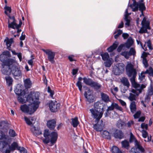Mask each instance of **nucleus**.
Segmentation results:
<instances>
[{"label":"nucleus","instance_id":"603ef678","mask_svg":"<svg viewBox=\"0 0 153 153\" xmlns=\"http://www.w3.org/2000/svg\"><path fill=\"white\" fill-rule=\"evenodd\" d=\"M147 28H145L144 27H143L142 26V27L140 28V30H139V32L140 33H148Z\"/></svg>","mask_w":153,"mask_h":153},{"label":"nucleus","instance_id":"72a5a7b5","mask_svg":"<svg viewBox=\"0 0 153 153\" xmlns=\"http://www.w3.org/2000/svg\"><path fill=\"white\" fill-rule=\"evenodd\" d=\"M10 150L12 151L15 150L16 149L18 150V147H20L19 146L18 143L16 142H13V143L10 146V145L8 146Z\"/></svg>","mask_w":153,"mask_h":153},{"label":"nucleus","instance_id":"39448f33","mask_svg":"<svg viewBox=\"0 0 153 153\" xmlns=\"http://www.w3.org/2000/svg\"><path fill=\"white\" fill-rule=\"evenodd\" d=\"M39 93L37 92L32 96V94H30L27 97V100L31 103L33 104L35 106H37L38 108L39 107Z\"/></svg>","mask_w":153,"mask_h":153},{"label":"nucleus","instance_id":"4be33fe9","mask_svg":"<svg viewBox=\"0 0 153 153\" xmlns=\"http://www.w3.org/2000/svg\"><path fill=\"white\" fill-rule=\"evenodd\" d=\"M101 100L105 103H108L110 101L109 96L107 94L102 92L100 93Z\"/></svg>","mask_w":153,"mask_h":153},{"label":"nucleus","instance_id":"2f4dec72","mask_svg":"<svg viewBox=\"0 0 153 153\" xmlns=\"http://www.w3.org/2000/svg\"><path fill=\"white\" fill-rule=\"evenodd\" d=\"M24 85L26 88H30L32 85V82L29 78L26 79L24 81Z\"/></svg>","mask_w":153,"mask_h":153},{"label":"nucleus","instance_id":"b1692460","mask_svg":"<svg viewBox=\"0 0 153 153\" xmlns=\"http://www.w3.org/2000/svg\"><path fill=\"white\" fill-rule=\"evenodd\" d=\"M142 26L145 28H146L149 30H150L151 28L149 26L150 22L146 20L145 17H144L141 22Z\"/></svg>","mask_w":153,"mask_h":153},{"label":"nucleus","instance_id":"f257e3e1","mask_svg":"<svg viewBox=\"0 0 153 153\" xmlns=\"http://www.w3.org/2000/svg\"><path fill=\"white\" fill-rule=\"evenodd\" d=\"M43 136L45 138L43 140V143L47 144L50 142L52 146L56 142L58 134L57 132L53 131L50 133L48 129H45L44 131Z\"/></svg>","mask_w":153,"mask_h":153},{"label":"nucleus","instance_id":"20e7f679","mask_svg":"<svg viewBox=\"0 0 153 153\" xmlns=\"http://www.w3.org/2000/svg\"><path fill=\"white\" fill-rule=\"evenodd\" d=\"M133 4L130 5V7L132 8V11L134 12L137 11L139 8V10L143 14V11L146 9L144 4L140 2L139 3H137L135 0H133Z\"/></svg>","mask_w":153,"mask_h":153},{"label":"nucleus","instance_id":"473e14b6","mask_svg":"<svg viewBox=\"0 0 153 153\" xmlns=\"http://www.w3.org/2000/svg\"><path fill=\"white\" fill-rule=\"evenodd\" d=\"M30 129L34 134L36 135H39L42 134L41 131L39 129L36 130V128L33 126H31Z\"/></svg>","mask_w":153,"mask_h":153},{"label":"nucleus","instance_id":"423d86ee","mask_svg":"<svg viewBox=\"0 0 153 153\" xmlns=\"http://www.w3.org/2000/svg\"><path fill=\"white\" fill-rule=\"evenodd\" d=\"M10 65H12L11 68V71L12 74L14 76H19L22 75V73L20 68L17 65V63L15 60Z\"/></svg>","mask_w":153,"mask_h":153},{"label":"nucleus","instance_id":"a211bd4d","mask_svg":"<svg viewBox=\"0 0 153 153\" xmlns=\"http://www.w3.org/2000/svg\"><path fill=\"white\" fill-rule=\"evenodd\" d=\"M149 54V53L143 52L141 56V57L143 59V63L145 68H147L149 66V64L146 58L148 55Z\"/></svg>","mask_w":153,"mask_h":153},{"label":"nucleus","instance_id":"bb28decb","mask_svg":"<svg viewBox=\"0 0 153 153\" xmlns=\"http://www.w3.org/2000/svg\"><path fill=\"white\" fill-rule=\"evenodd\" d=\"M146 87V85L143 84H142L141 86L140 85L139 89H137L138 92L137 91L134 89H132L131 90V92L134 94H136L137 96H138L140 93H141L142 90L143 88H145Z\"/></svg>","mask_w":153,"mask_h":153},{"label":"nucleus","instance_id":"79ce46f5","mask_svg":"<svg viewBox=\"0 0 153 153\" xmlns=\"http://www.w3.org/2000/svg\"><path fill=\"white\" fill-rule=\"evenodd\" d=\"M9 134L10 137H14L17 135L15 130L12 129H9Z\"/></svg>","mask_w":153,"mask_h":153},{"label":"nucleus","instance_id":"c756f323","mask_svg":"<svg viewBox=\"0 0 153 153\" xmlns=\"http://www.w3.org/2000/svg\"><path fill=\"white\" fill-rule=\"evenodd\" d=\"M102 137L106 139L110 140L111 137L109 132L106 130H104L101 133Z\"/></svg>","mask_w":153,"mask_h":153},{"label":"nucleus","instance_id":"5fc2aeb1","mask_svg":"<svg viewBox=\"0 0 153 153\" xmlns=\"http://www.w3.org/2000/svg\"><path fill=\"white\" fill-rule=\"evenodd\" d=\"M26 123L28 125L32 126L33 125L32 122L30 121V119L26 117H24Z\"/></svg>","mask_w":153,"mask_h":153},{"label":"nucleus","instance_id":"774afa93","mask_svg":"<svg viewBox=\"0 0 153 153\" xmlns=\"http://www.w3.org/2000/svg\"><path fill=\"white\" fill-rule=\"evenodd\" d=\"M136 140H137L133 134L132 133H131L130 134V141L131 142L134 141V144H135Z\"/></svg>","mask_w":153,"mask_h":153},{"label":"nucleus","instance_id":"bf43d9fd","mask_svg":"<svg viewBox=\"0 0 153 153\" xmlns=\"http://www.w3.org/2000/svg\"><path fill=\"white\" fill-rule=\"evenodd\" d=\"M125 20L126 22L125 25L127 26H130V20L128 19V17H127V15H126V16L125 17Z\"/></svg>","mask_w":153,"mask_h":153},{"label":"nucleus","instance_id":"a878e982","mask_svg":"<svg viewBox=\"0 0 153 153\" xmlns=\"http://www.w3.org/2000/svg\"><path fill=\"white\" fill-rule=\"evenodd\" d=\"M4 42L6 43L7 48L10 50L12 44L14 42L13 38H11L9 39L7 37L5 39Z\"/></svg>","mask_w":153,"mask_h":153},{"label":"nucleus","instance_id":"6e6d98bb","mask_svg":"<svg viewBox=\"0 0 153 153\" xmlns=\"http://www.w3.org/2000/svg\"><path fill=\"white\" fill-rule=\"evenodd\" d=\"M147 94L149 96L153 95V88L152 86H151L148 90Z\"/></svg>","mask_w":153,"mask_h":153},{"label":"nucleus","instance_id":"2eb2a0df","mask_svg":"<svg viewBox=\"0 0 153 153\" xmlns=\"http://www.w3.org/2000/svg\"><path fill=\"white\" fill-rule=\"evenodd\" d=\"M87 91H85L84 94L85 97L87 99V101L89 102H94V99L92 94H89L90 92L89 88L87 87Z\"/></svg>","mask_w":153,"mask_h":153},{"label":"nucleus","instance_id":"9b49d317","mask_svg":"<svg viewBox=\"0 0 153 153\" xmlns=\"http://www.w3.org/2000/svg\"><path fill=\"white\" fill-rule=\"evenodd\" d=\"M0 60L2 62V65H7L9 66L15 60L12 59H8L7 56L2 54L0 56Z\"/></svg>","mask_w":153,"mask_h":153},{"label":"nucleus","instance_id":"09e8293b","mask_svg":"<svg viewBox=\"0 0 153 153\" xmlns=\"http://www.w3.org/2000/svg\"><path fill=\"white\" fill-rule=\"evenodd\" d=\"M9 137L8 136H6L3 131H0V140L4 139H7V137Z\"/></svg>","mask_w":153,"mask_h":153},{"label":"nucleus","instance_id":"1a4fd4ad","mask_svg":"<svg viewBox=\"0 0 153 153\" xmlns=\"http://www.w3.org/2000/svg\"><path fill=\"white\" fill-rule=\"evenodd\" d=\"M126 69V74L129 77H131L133 75H136L137 74L136 70L134 68L133 65L131 63L127 65Z\"/></svg>","mask_w":153,"mask_h":153},{"label":"nucleus","instance_id":"e433bc0d","mask_svg":"<svg viewBox=\"0 0 153 153\" xmlns=\"http://www.w3.org/2000/svg\"><path fill=\"white\" fill-rule=\"evenodd\" d=\"M10 20H8V27L12 28L13 29L16 28L17 24L16 23V21H12L11 23L10 22Z\"/></svg>","mask_w":153,"mask_h":153},{"label":"nucleus","instance_id":"864d4df0","mask_svg":"<svg viewBox=\"0 0 153 153\" xmlns=\"http://www.w3.org/2000/svg\"><path fill=\"white\" fill-rule=\"evenodd\" d=\"M124 124V123L123 122L121 121V120H119L117 122V125L119 128H121Z\"/></svg>","mask_w":153,"mask_h":153},{"label":"nucleus","instance_id":"3c124183","mask_svg":"<svg viewBox=\"0 0 153 153\" xmlns=\"http://www.w3.org/2000/svg\"><path fill=\"white\" fill-rule=\"evenodd\" d=\"M128 53V51H124L122 52L120 54L121 55L124 56L125 58L128 59L129 57V55Z\"/></svg>","mask_w":153,"mask_h":153},{"label":"nucleus","instance_id":"de8ad7c7","mask_svg":"<svg viewBox=\"0 0 153 153\" xmlns=\"http://www.w3.org/2000/svg\"><path fill=\"white\" fill-rule=\"evenodd\" d=\"M145 74H148L151 76H153V69L152 67H150L149 69L145 71Z\"/></svg>","mask_w":153,"mask_h":153},{"label":"nucleus","instance_id":"a18cd8bd","mask_svg":"<svg viewBox=\"0 0 153 153\" xmlns=\"http://www.w3.org/2000/svg\"><path fill=\"white\" fill-rule=\"evenodd\" d=\"M4 9L5 10L4 13L7 15L9 14L7 13V12H8L9 13H10L11 12V8L10 7L7 6V4H5Z\"/></svg>","mask_w":153,"mask_h":153},{"label":"nucleus","instance_id":"a19ab883","mask_svg":"<svg viewBox=\"0 0 153 153\" xmlns=\"http://www.w3.org/2000/svg\"><path fill=\"white\" fill-rule=\"evenodd\" d=\"M136 94H133L131 93L129 94V95L128 97V99L130 101L132 102L134 101V100H136Z\"/></svg>","mask_w":153,"mask_h":153},{"label":"nucleus","instance_id":"c9c22d12","mask_svg":"<svg viewBox=\"0 0 153 153\" xmlns=\"http://www.w3.org/2000/svg\"><path fill=\"white\" fill-rule=\"evenodd\" d=\"M71 120H72L71 124L74 127H76L79 123L78 117H76L74 118H72Z\"/></svg>","mask_w":153,"mask_h":153},{"label":"nucleus","instance_id":"f3484780","mask_svg":"<svg viewBox=\"0 0 153 153\" xmlns=\"http://www.w3.org/2000/svg\"><path fill=\"white\" fill-rule=\"evenodd\" d=\"M115 109L117 110L122 111L123 110L122 108L120 106H119L118 105L115 103L113 102L111 104L110 106H109L108 108V110L112 111Z\"/></svg>","mask_w":153,"mask_h":153},{"label":"nucleus","instance_id":"69168bd1","mask_svg":"<svg viewBox=\"0 0 153 153\" xmlns=\"http://www.w3.org/2000/svg\"><path fill=\"white\" fill-rule=\"evenodd\" d=\"M18 148V150H19L21 153H27L26 150L24 147H21L20 146V147H19Z\"/></svg>","mask_w":153,"mask_h":153},{"label":"nucleus","instance_id":"dca6fc26","mask_svg":"<svg viewBox=\"0 0 153 153\" xmlns=\"http://www.w3.org/2000/svg\"><path fill=\"white\" fill-rule=\"evenodd\" d=\"M113 135L116 139H121L124 137V134L120 130L116 129L113 133Z\"/></svg>","mask_w":153,"mask_h":153},{"label":"nucleus","instance_id":"4c0bfd02","mask_svg":"<svg viewBox=\"0 0 153 153\" xmlns=\"http://www.w3.org/2000/svg\"><path fill=\"white\" fill-rule=\"evenodd\" d=\"M121 143L123 147L128 149L129 146V143L128 141L126 140L122 141L121 142Z\"/></svg>","mask_w":153,"mask_h":153},{"label":"nucleus","instance_id":"4d7b16f0","mask_svg":"<svg viewBox=\"0 0 153 153\" xmlns=\"http://www.w3.org/2000/svg\"><path fill=\"white\" fill-rule=\"evenodd\" d=\"M76 86L78 87L79 90L80 91H82V82H77L76 84Z\"/></svg>","mask_w":153,"mask_h":153},{"label":"nucleus","instance_id":"412c9836","mask_svg":"<svg viewBox=\"0 0 153 153\" xmlns=\"http://www.w3.org/2000/svg\"><path fill=\"white\" fill-rule=\"evenodd\" d=\"M101 123L99 124H95L93 126L94 128L97 131H100L102 130L104 126V124L103 123L102 120H101Z\"/></svg>","mask_w":153,"mask_h":153},{"label":"nucleus","instance_id":"393cba45","mask_svg":"<svg viewBox=\"0 0 153 153\" xmlns=\"http://www.w3.org/2000/svg\"><path fill=\"white\" fill-rule=\"evenodd\" d=\"M103 104L100 102H95L93 108L101 111V112H103Z\"/></svg>","mask_w":153,"mask_h":153},{"label":"nucleus","instance_id":"37998d69","mask_svg":"<svg viewBox=\"0 0 153 153\" xmlns=\"http://www.w3.org/2000/svg\"><path fill=\"white\" fill-rule=\"evenodd\" d=\"M105 66L107 67H110L112 64V59L109 58L108 59L106 60L104 63Z\"/></svg>","mask_w":153,"mask_h":153},{"label":"nucleus","instance_id":"052dcab7","mask_svg":"<svg viewBox=\"0 0 153 153\" xmlns=\"http://www.w3.org/2000/svg\"><path fill=\"white\" fill-rule=\"evenodd\" d=\"M130 153H141L135 147L132 148L130 151Z\"/></svg>","mask_w":153,"mask_h":153},{"label":"nucleus","instance_id":"0e129e2a","mask_svg":"<svg viewBox=\"0 0 153 153\" xmlns=\"http://www.w3.org/2000/svg\"><path fill=\"white\" fill-rule=\"evenodd\" d=\"M2 54L7 57H10L11 56L10 52L7 51L3 52Z\"/></svg>","mask_w":153,"mask_h":153},{"label":"nucleus","instance_id":"6ab92c4d","mask_svg":"<svg viewBox=\"0 0 153 153\" xmlns=\"http://www.w3.org/2000/svg\"><path fill=\"white\" fill-rule=\"evenodd\" d=\"M10 145L5 140L0 141V151L2 152H4L5 149L9 146Z\"/></svg>","mask_w":153,"mask_h":153},{"label":"nucleus","instance_id":"6e6552de","mask_svg":"<svg viewBox=\"0 0 153 153\" xmlns=\"http://www.w3.org/2000/svg\"><path fill=\"white\" fill-rule=\"evenodd\" d=\"M124 67V65L123 63L117 64L113 69V72L115 75H119L124 72L125 69Z\"/></svg>","mask_w":153,"mask_h":153},{"label":"nucleus","instance_id":"680f3d73","mask_svg":"<svg viewBox=\"0 0 153 153\" xmlns=\"http://www.w3.org/2000/svg\"><path fill=\"white\" fill-rule=\"evenodd\" d=\"M22 90L21 89L19 90L17 88H16L14 90L15 93L19 96L22 95Z\"/></svg>","mask_w":153,"mask_h":153},{"label":"nucleus","instance_id":"ddd939ff","mask_svg":"<svg viewBox=\"0 0 153 153\" xmlns=\"http://www.w3.org/2000/svg\"><path fill=\"white\" fill-rule=\"evenodd\" d=\"M121 82L125 87L124 88H122L121 91L125 93L129 88L130 84L128 79L126 78L123 77L120 79Z\"/></svg>","mask_w":153,"mask_h":153},{"label":"nucleus","instance_id":"cd10ccee","mask_svg":"<svg viewBox=\"0 0 153 153\" xmlns=\"http://www.w3.org/2000/svg\"><path fill=\"white\" fill-rule=\"evenodd\" d=\"M135 146V148H137L138 151L139 150L141 153L145 152L144 149L141 145L140 142L137 140H136Z\"/></svg>","mask_w":153,"mask_h":153},{"label":"nucleus","instance_id":"c85d7f7f","mask_svg":"<svg viewBox=\"0 0 153 153\" xmlns=\"http://www.w3.org/2000/svg\"><path fill=\"white\" fill-rule=\"evenodd\" d=\"M129 108L131 111L132 113H134L136 111L137 108L136 103L134 101H132L131 102Z\"/></svg>","mask_w":153,"mask_h":153},{"label":"nucleus","instance_id":"e2e57ef3","mask_svg":"<svg viewBox=\"0 0 153 153\" xmlns=\"http://www.w3.org/2000/svg\"><path fill=\"white\" fill-rule=\"evenodd\" d=\"M132 85L134 88L136 89L135 90L137 91H137V89H139L140 87V84L137 83L136 82L133 84H132Z\"/></svg>","mask_w":153,"mask_h":153},{"label":"nucleus","instance_id":"aec40b11","mask_svg":"<svg viewBox=\"0 0 153 153\" xmlns=\"http://www.w3.org/2000/svg\"><path fill=\"white\" fill-rule=\"evenodd\" d=\"M56 125V121L54 119L49 120L47 122V126L51 130H53Z\"/></svg>","mask_w":153,"mask_h":153},{"label":"nucleus","instance_id":"7ed1b4c3","mask_svg":"<svg viewBox=\"0 0 153 153\" xmlns=\"http://www.w3.org/2000/svg\"><path fill=\"white\" fill-rule=\"evenodd\" d=\"M36 107L33 104L31 103L28 105L26 104L21 105L20 109L22 112L31 114L36 111L37 109Z\"/></svg>","mask_w":153,"mask_h":153},{"label":"nucleus","instance_id":"4468645a","mask_svg":"<svg viewBox=\"0 0 153 153\" xmlns=\"http://www.w3.org/2000/svg\"><path fill=\"white\" fill-rule=\"evenodd\" d=\"M2 68L1 69L2 73L6 75H8L10 74L11 68L12 65H10L9 66L7 65H2Z\"/></svg>","mask_w":153,"mask_h":153},{"label":"nucleus","instance_id":"f704fd0d","mask_svg":"<svg viewBox=\"0 0 153 153\" xmlns=\"http://www.w3.org/2000/svg\"><path fill=\"white\" fill-rule=\"evenodd\" d=\"M133 41L131 38H129L125 45L126 47L127 48H129L132 45Z\"/></svg>","mask_w":153,"mask_h":153},{"label":"nucleus","instance_id":"8fccbe9b","mask_svg":"<svg viewBox=\"0 0 153 153\" xmlns=\"http://www.w3.org/2000/svg\"><path fill=\"white\" fill-rule=\"evenodd\" d=\"M128 53L129 56H130L132 55L134 56L136 54V52L134 48H131Z\"/></svg>","mask_w":153,"mask_h":153},{"label":"nucleus","instance_id":"7c9ffc66","mask_svg":"<svg viewBox=\"0 0 153 153\" xmlns=\"http://www.w3.org/2000/svg\"><path fill=\"white\" fill-rule=\"evenodd\" d=\"M118 45V42L115 41L112 45L107 48V51L109 52L112 51L117 48Z\"/></svg>","mask_w":153,"mask_h":153},{"label":"nucleus","instance_id":"49530a36","mask_svg":"<svg viewBox=\"0 0 153 153\" xmlns=\"http://www.w3.org/2000/svg\"><path fill=\"white\" fill-rule=\"evenodd\" d=\"M101 56L102 59L104 61H106L108 59V58L109 57L108 54L107 53L102 54Z\"/></svg>","mask_w":153,"mask_h":153},{"label":"nucleus","instance_id":"f8f14e48","mask_svg":"<svg viewBox=\"0 0 153 153\" xmlns=\"http://www.w3.org/2000/svg\"><path fill=\"white\" fill-rule=\"evenodd\" d=\"M49 107L50 111L52 112L57 111L59 108L60 104L56 101H51L49 103Z\"/></svg>","mask_w":153,"mask_h":153},{"label":"nucleus","instance_id":"338daca9","mask_svg":"<svg viewBox=\"0 0 153 153\" xmlns=\"http://www.w3.org/2000/svg\"><path fill=\"white\" fill-rule=\"evenodd\" d=\"M142 133L143 137L144 138H146L148 135V133L146 131L143 130L142 131Z\"/></svg>","mask_w":153,"mask_h":153},{"label":"nucleus","instance_id":"c03bdc74","mask_svg":"<svg viewBox=\"0 0 153 153\" xmlns=\"http://www.w3.org/2000/svg\"><path fill=\"white\" fill-rule=\"evenodd\" d=\"M123 31L122 30L120 29L117 30L115 31L114 33V34L117 33L116 34L114 35V38L115 39H117L118 37L122 33Z\"/></svg>","mask_w":153,"mask_h":153},{"label":"nucleus","instance_id":"5701e85b","mask_svg":"<svg viewBox=\"0 0 153 153\" xmlns=\"http://www.w3.org/2000/svg\"><path fill=\"white\" fill-rule=\"evenodd\" d=\"M146 44H147V46L148 47L149 49L150 50H152V43L150 40H148L146 42H145V44L143 46V45L142 43L141 42H140V44L143 49L145 51L147 50V47H146Z\"/></svg>","mask_w":153,"mask_h":153},{"label":"nucleus","instance_id":"13d9d810","mask_svg":"<svg viewBox=\"0 0 153 153\" xmlns=\"http://www.w3.org/2000/svg\"><path fill=\"white\" fill-rule=\"evenodd\" d=\"M141 114V111H137L134 114V119L138 118L140 116Z\"/></svg>","mask_w":153,"mask_h":153},{"label":"nucleus","instance_id":"ea45409f","mask_svg":"<svg viewBox=\"0 0 153 153\" xmlns=\"http://www.w3.org/2000/svg\"><path fill=\"white\" fill-rule=\"evenodd\" d=\"M5 79L6 81L7 84L9 85L10 86L12 84L13 79L10 76H6Z\"/></svg>","mask_w":153,"mask_h":153},{"label":"nucleus","instance_id":"9d476101","mask_svg":"<svg viewBox=\"0 0 153 153\" xmlns=\"http://www.w3.org/2000/svg\"><path fill=\"white\" fill-rule=\"evenodd\" d=\"M42 51L48 55V60L52 63L55 62L54 58L55 56V53L53 52L50 49H42Z\"/></svg>","mask_w":153,"mask_h":153},{"label":"nucleus","instance_id":"f03ea898","mask_svg":"<svg viewBox=\"0 0 153 153\" xmlns=\"http://www.w3.org/2000/svg\"><path fill=\"white\" fill-rule=\"evenodd\" d=\"M83 82L86 85L94 88L96 91H99L102 87V85L97 82H95L92 79L86 77L83 78Z\"/></svg>","mask_w":153,"mask_h":153},{"label":"nucleus","instance_id":"0eeeda50","mask_svg":"<svg viewBox=\"0 0 153 153\" xmlns=\"http://www.w3.org/2000/svg\"><path fill=\"white\" fill-rule=\"evenodd\" d=\"M90 111L92 117L96 119L95 122H98L102 117L103 112H101V111L93 108L90 109Z\"/></svg>","mask_w":153,"mask_h":153},{"label":"nucleus","instance_id":"58836bf2","mask_svg":"<svg viewBox=\"0 0 153 153\" xmlns=\"http://www.w3.org/2000/svg\"><path fill=\"white\" fill-rule=\"evenodd\" d=\"M111 152L112 153H122L119 149L115 146H114L112 147Z\"/></svg>","mask_w":153,"mask_h":153}]
</instances>
